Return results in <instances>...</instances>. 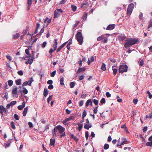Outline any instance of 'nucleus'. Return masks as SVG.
Returning a JSON list of instances; mask_svg holds the SVG:
<instances>
[{
	"label": "nucleus",
	"mask_w": 152,
	"mask_h": 152,
	"mask_svg": "<svg viewBox=\"0 0 152 152\" xmlns=\"http://www.w3.org/2000/svg\"><path fill=\"white\" fill-rule=\"evenodd\" d=\"M65 129L62 126H61L59 125L55 127L54 129V132L53 133V135H55L56 132L58 131L60 134H62L60 135V137H63L65 136V132H64Z\"/></svg>",
	"instance_id": "nucleus-1"
},
{
	"label": "nucleus",
	"mask_w": 152,
	"mask_h": 152,
	"mask_svg": "<svg viewBox=\"0 0 152 152\" xmlns=\"http://www.w3.org/2000/svg\"><path fill=\"white\" fill-rule=\"evenodd\" d=\"M126 42L124 44V47L125 48H127L130 46L136 44L138 40L134 38H129L126 40Z\"/></svg>",
	"instance_id": "nucleus-2"
},
{
	"label": "nucleus",
	"mask_w": 152,
	"mask_h": 152,
	"mask_svg": "<svg viewBox=\"0 0 152 152\" xmlns=\"http://www.w3.org/2000/svg\"><path fill=\"white\" fill-rule=\"evenodd\" d=\"M76 38L77 41L79 42L80 45H82L83 43V37L82 36L81 32L78 31L76 35Z\"/></svg>",
	"instance_id": "nucleus-3"
},
{
	"label": "nucleus",
	"mask_w": 152,
	"mask_h": 152,
	"mask_svg": "<svg viewBox=\"0 0 152 152\" xmlns=\"http://www.w3.org/2000/svg\"><path fill=\"white\" fill-rule=\"evenodd\" d=\"M128 70V66L126 64H123L120 66L119 69V72L122 73L124 72H126Z\"/></svg>",
	"instance_id": "nucleus-4"
},
{
	"label": "nucleus",
	"mask_w": 152,
	"mask_h": 152,
	"mask_svg": "<svg viewBox=\"0 0 152 152\" xmlns=\"http://www.w3.org/2000/svg\"><path fill=\"white\" fill-rule=\"evenodd\" d=\"M134 8V4L132 3L129 4L127 9V13L128 15H130L132 11Z\"/></svg>",
	"instance_id": "nucleus-5"
},
{
	"label": "nucleus",
	"mask_w": 152,
	"mask_h": 152,
	"mask_svg": "<svg viewBox=\"0 0 152 152\" xmlns=\"http://www.w3.org/2000/svg\"><path fill=\"white\" fill-rule=\"evenodd\" d=\"M33 81V79L32 78H31L28 81H26L24 82L23 85V86H24L28 85V86H30L31 83Z\"/></svg>",
	"instance_id": "nucleus-6"
},
{
	"label": "nucleus",
	"mask_w": 152,
	"mask_h": 152,
	"mask_svg": "<svg viewBox=\"0 0 152 152\" xmlns=\"http://www.w3.org/2000/svg\"><path fill=\"white\" fill-rule=\"evenodd\" d=\"M115 26V24H110L107 26L106 29L107 30H111L113 29Z\"/></svg>",
	"instance_id": "nucleus-7"
},
{
	"label": "nucleus",
	"mask_w": 152,
	"mask_h": 152,
	"mask_svg": "<svg viewBox=\"0 0 152 152\" xmlns=\"http://www.w3.org/2000/svg\"><path fill=\"white\" fill-rule=\"evenodd\" d=\"M126 36L124 34H121L118 37V39L121 41H122L125 39Z\"/></svg>",
	"instance_id": "nucleus-8"
},
{
	"label": "nucleus",
	"mask_w": 152,
	"mask_h": 152,
	"mask_svg": "<svg viewBox=\"0 0 152 152\" xmlns=\"http://www.w3.org/2000/svg\"><path fill=\"white\" fill-rule=\"evenodd\" d=\"M17 90V87L16 86H14L13 88L12 91V94L14 95L16 94L18 92Z\"/></svg>",
	"instance_id": "nucleus-9"
},
{
	"label": "nucleus",
	"mask_w": 152,
	"mask_h": 152,
	"mask_svg": "<svg viewBox=\"0 0 152 152\" xmlns=\"http://www.w3.org/2000/svg\"><path fill=\"white\" fill-rule=\"evenodd\" d=\"M55 142V139L51 138L50 139V145L53 146Z\"/></svg>",
	"instance_id": "nucleus-10"
},
{
	"label": "nucleus",
	"mask_w": 152,
	"mask_h": 152,
	"mask_svg": "<svg viewBox=\"0 0 152 152\" xmlns=\"http://www.w3.org/2000/svg\"><path fill=\"white\" fill-rule=\"evenodd\" d=\"M94 57L93 56L91 57L90 59H88V65H90L91 63L93 62L94 61Z\"/></svg>",
	"instance_id": "nucleus-11"
},
{
	"label": "nucleus",
	"mask_w": 152,
	"mask_h": 152,
	"mask_svg": "<svg viewBox=\"0 0 152 152\" xmlns=\"http://www.w3.org/2000/svg\"><path fill=\"white\" fill-rule=\"evenodd\" d=\"M92 125L91 124H85L84 126V128L87 129H88L91 128Z\"/></svg>",
	"instance_id": "nucleus-12"
},
{
	"label": "nucleus",
	"mask_w": 152,
	"mask_h": 152,
	"mask_svg": "<svg viewBox=\"0 0 152 152\" xmlns=\"http://www.w3.org/2000/svg\"><path fill=\"white\" fill-rule=\"evenodd\" d=\"M0 110H2L3 112L5 113H7V111L6 109L3 106H0Z\"/></svg>",
	"instance_id": "nucleus-13"
},
{
	"label": "nucleus",
	"mask_w": 152,
	"mask_h": 152,
	"mask_svg": "<svg viewBox=\"0 0 152 152\" xmlns=\"http://www.w3.org/2000/svg\"><path fill=\"white\" fill-rule=\"evenodd\" d=\"M28 110V108L27 107H26L24 109V110L23 112V115L24 116H26V113L27 112Z\"/></svg>",
	"instance_id": "nucleus-14"
},
{
	"label": "nucleus",
	"mask_w": 152,
	"mask_h": 152,
	"mask_svg": "<svg viewBox=\"0 0 152 152\" xmlns=\"http://www.w3.org/2000/svg\"><path fill=\"white\" fill-rule=\"evenodd\" d=\"M60 15V13L57 11H55L54 12V17L57 18Z\"/></svg>",
	"instance_id": "nucleus-15"
},
{
	"label": "nucleus",
	"mask_w": 152,
	"mask_h": 152,
	"mask_svg": "<svg viewBox=\"0 0 152 152\" xmlns=\"http://www.w3.org/2000/svg\"><path fill=\"white\" fill-rule=\"evenodd\" d=\"M115 67V66H113L112 67V69L113 70V75H115L117 72V69H116L114 68V67Z\"/></svg>",
	"instance_id": "nucleus-16"
},
{
	"label": "nucleus",
	"mask_w": 152,
	"mask_h": 152,
	"mask_svg": "<svg viewBox=\"0 0 152 152\" xmlns=\"http://www.w3.org/2000/svg\"><path fill=\"white\" fill-rule=\"evenodd\" d=\"M101 68L102 70L104 71L106 70V65L104 63H102Z\"/></svg>",
	"instance_id": "nucleus-17"
},
{
	"label": "nucleus",
	"mask_w": 152,
	"mask_h": 152,
	"mask_svg": "<svg viewBox=\"0 0 152 152\" xmlns=\"http://www.w3.org/2000/svg\"><path fill=\"white\" fill-rule=\"evenodd\" d=\"M43 94L45 98L48 95V90L46 88L44 89Z\"/></svg>",
	"instance_id": "nucleus-18"
},
{
	"label": "nucleus",
	"mask_w": 152,
	"mask_h": 152,
	"mask_svg": "<svg viewBox=\"0 0 152 152\" xmlns=\"http://www.w3.org/2000/svg\"><path fill=\"white\" fill-rule=\"evenodd\" d=\"M77 124L78 126V127L77 128V129L79 131H80L83 128V124L80 123H78Z\"/></svg>",
	"instance_id": "nucleus-19"
},
{
	"label": "nucleus",
	"mask_w": 152,
	"mask_h": 152,
	"mask_svg": "<svg viewBox=\"0 0 152 152\" xmlns=\"http://www.w3.org/2000/svg\"><path fill=\"white\" fill-rule=\"evenodd\" d=\"M21 79H19L15 81V83L17 85H20L21 83Z\"/></svg>",
	"instance_id": "nucleus-20"
},
{
	"label": "nucleus",
	"mask_w": 152,
	"mask_h": 152,
	"mask_svg": "<svg viewBox=\"0 0 152 152\" xmlns=\"http://www.w3.org/2000/svg\"><path fill=\"white\" fill-rule=\"evenodd\" d=\"M104 35H102L101 36H100L99 37H98L97 38V41H100L102 39L104 38Z\"/></svg>",
	"instance_id": "nucleus-21"
},
{
	"label": "nucleus",
	"mask_w": 152,
	"mask_h": 152,
	"mask_svg": "<svg viewBox=\"0 0 152 152\" xmlns=\"http://www.w3.org/2000/svg\"><path fill=\"white\" fill-rule=\"evenodd\" d=\"M121 140L122 141L121 143H123V145L125 144V143L127 142L128 141L125 138H121Z\"/></svg>",
	"instance_id": "nucleus-22"
},
{
	"label": "nucleus",
	"mask_w": 152,
	"mask_h": 152,
	"mask_svg": "<svg viewBox=\"0 0 152 152\" xmlns=\"http://www.w3.org/2000/svg\"><path fill=\"white\" fill-rule=\"evenodd\" d=\"M85 70V69L83 68H81L78 69V70L77 73H79L80 72L83 71H84Z\"/></svg>",
	"instance_id": "nucleus-23"
},
{
	"label": "nucleus",
	"mask_w": 152,
	"mask_h": 152,
	"mask_svg": "<svg viewBox=\"0 0 152 152\" xmlns=\"http://www.w3.org/2000/svg\"><path fill=\"white\" fill-rule=\"evenodd\" d=\"M72 10L74 12L77 9V7L75 5H72L71 6Z\"/></svg>",
	"instance_id": "nucleus-24"
},
{
	"label": "nucleus",
	"mask_w": 152,
	"mask_h": 152,
	"mask_svg": "<svg viewBox=\"0 0 152 152\" xmlns=\"http://www.w3.org/2000/svg\"><path fill=\"white\" fill-rule=\"evenodd\" d=\"M8 84L9 86H12L13 83V81L12 80H9L8 81Z\"/></svg>",
	"instance_id": "nucleus-25"
},
{
	"label": "nucleus",
	"mask_w": 152,
	"mask_h": 152,
	"mask_svg": "<svg viewBox=\"0 0 152 152\" xmlns=\"http://www.w3.org/2000/svg\"><path fill=\"white\" fill-rule=\"evenodd\" d=\"M10 124L12 128L13 129H15L16 127L15 126L14 123L13 122H11L10 123Z\"/></svg>",
	"instance_id": "nucleus-26"
},
{
	"label": "nucleus",
	"mask_w": 152,
	"mask_h": 152,
	"mask_svg": "<svg viewBox=\"0 0 152 152\" xmlns=\"http://www.w3.org/2000/svg\"><path fill=\"white\" fill-rule=\"evenodd\" d=\"M71 120V119L70 118H66L63 121V124H64L66 125L67 124V122Z\"/></svg>",
	"instance_id": "nucleus-27"
},
{
	"label": "nucleus",
	"mask_w": 152,
	"mask_h": 152,
	"mask_svg": "<svg viewBox=\"0 0 152 152\" xmlns=\"http://www.w3.org/2000/svg\"><path fill=\"white\" fill-rule=\"evenodd\" d=\"M87 114V112L86 110H84L83 113L82 118L84 119V118L86 116Z\"/></svg>",
	"instance_id": "nucleus-28"
},
{
	"label": "nucleus",
	"mask_w": 152,
	"mask_h": 152,
	"mask_svg": "<svg viewBox=\"0 0 152 152\" xmlns=\"http://www.w3.org/2000/svg\"><path fill=\"white\" fill-rule=\"evenodd\" d=\"M64 79L63 77H61L60 80V84L62 86L64 85Z\"/></svg>",
	"instance_id": "nucleus-29"
},
{
	"label": "nucleus",
	"mask_w": 152,
	"mask_h": 152,
	"mask_svg": "<svg viewBox=\"0 0 152 152\" xmlns=\"http://www.w3.org/2000/svg\"><path fill=\"white\" fill-rule=\"evenodd\" d=\"M121 145H123V143H121V142H120V138L118 140V142L117 145V147H118L119 146Z\"/></svg>",
	"instance_id": "nucleus-30"
},
{
	"label": "nucleus",
	"mask_w": 152,
	"mask_h": 152,
	"mask_svg": "<svg viewBox=\"0 0 152 152\" xmlns=\"http://www.w3.org/2000/svg\"><path fill=\"white\" fill-rule=\"evenodd\" d=\"M146 145L147 146L152 147V141H150L147 142Z\"/></svg>",
	"instance_id": "nucleus-31"
},
{
	"label": "nucleus",
	"mask_w": 152,
	"mask_h": 152,
	"mask_svg": "<svg viewBox=\"0 0 152 152\" xmlns=\"http://www.w3.org/2000/svg\"><path fill=\"white\" fill-rule=\"evenodd\" d=\"M109 145L108 144H105L104 146V148L105 150L109 148Z\"/></svg>",
	"instance_id": "nucleus-32"
},
{
	"label": "nucleus",
	"mask_w": 152,
	"mask_h": 152,
	"mask_svg": "<svg viewBox=\"0 0 152 152\" xmlns=\"http://www.w3.org/2000/svg\"><path fill=\"white\" fill-rule=\"evenodd\" d=\"M87 17V13H85L84 14L83 16V19L84 20H86Z\"/></svg>",
	"instance_id": "nucleus-33"
},
{
	"label": "nucleus",
	"mask_w": 152,
	"mask_h": 152,
	"mask_svg": "<svg viewBox=\"0 0 152 152\" xmlns=\"http://www.w3.org/2000/svg\"><path fill=\"white\" fill-rule=\"evenodd\" d=\"M91 99H88L86 102L85 106L86 107H88L89 104L90 103V102H91Z\"/></svg>",
	"instance_id": "nucleus-34"
},
{
	"label": "nucleus",
	"mask_w": 152,
	"mask_h": 152,
	"mask_svg": "<svg viewBox=\"0 0 152 152\" xmlns=\"http://www.w3.org/2000/svg\"><path fill=\"white\" fill-rule=\"evenodd\" d=\"M81 5H85L86 6H88V3L86 1L83 2L81 4Z\"/></svg>",
	"instance_id": "nucleus-35"
},
{
	"label": "nucleus",
	"mask_w": 152,
	"mask_h": 152,
	"mask_svg": "<svg viewBox=\"0 0 152 152\" xmlns=\"http://www.w3.org/2000/svg\"><path fill=\"white\" fill-rule=\"evenodd\" d=\"M19 36L20 35L18 33H16V34L13 35V37L14 39H16L18 38Z\"/></svg>",
	"instance_id": "nucleus-36"
},
{
	"label": "nucleus",
	"mask_w": 152,
	"mask_h": 152,
	"mask_svg": "<svg viewBox=\"0 0 152 152\" xmlns=\"http://www.w3.org/2000/svg\"><path fill=\"white\" fill-rule=\"evenodd\" d=\"M28 64H31L33 61V58H30L28 60Z\"/></svg>",
	"instance_id": "nucleus-37"
},
{
	"label": "nucleus",
	"mask_w": 152,
	"mask_h": 152,
	"mask_svg": "<svg viewBox=\"0 0 152 152\" xmlns=\"http://www.w3.org/2000/svg\"><path fill=\"white\" fill-rule=\"evenodd\" d=\"M47 42H44L41 45V47L42 48H44L46 45Z\"/></svg>",
	"instance_id": "nucleus-38"
},
{
	"label": "nucleus",
	"mask_w": 152,
	"mask_h": 152,
	"mask_svg": "<svg viewBox=\"0 0 152 152\" xmlns=\"http://www.w3.org/2000/svg\"><path fill=\"white\" fill-rule=\"evenodd\" d=\"M33 0H27V3L28 4L29 6H31Z\"/></svg>",
	"instance_id": "nucleus-39"
},
{
	"label": "nucleus",
	"mask_w": 152,
	"mask_h": 152,
	"mask_svg": "<svg viewBox=\"0 0 152 152\" xmlns=\"http://www.w3.org/2000/svg\"><path fill=\"white\" fill-rule=\"evenodd\" d=\"M98 106H97L96 107H94V113L95 114H96L97 113V109L98 108Z\"/></svg>",
	"instance_id": "nucleus-40"
},
{
	"label": "nucleus",
	"mask_w": 152,
	"mask_h": 152,
	"mask_svg": "<svg viewBox=\"0 0 152 152\" xmlns=\"http://www.w3.org/2000/svg\"><path fill=\"white\" fill-rule=\"evenodd\" d=\"M23 93L25 94H27L28 93V91L27 89H26V88L23 87Z\"/></svg>",
	"instance_id": "nucleus-41"
},
{
	"label": "nucleus",
	"mask_w": 152,
	"mask_h": 152,
	"mask_svg": "<svg viewBox=\"0 0 152 152\" xmlns=\"http://www.w3.org/2000/svg\"><path fill=\"white\" fill-rule=\"evenodd\" d=\"M75 85V83L74 82H72L70 83V87L71 88H73Z\"/></svg>",
	"instance_id": "nucleus-42"
},
{
	"label": "nucleus",
	"mask_w": 152,
	"mask_h": 152,
	"mask_svg": "<svg viewBox=\"0 0 152 152\" xmlns=\"http://www.w3.org/2000/svg\"><path fill=\"white\" fill-rule=\"evenodd\" d=\"M147 94H148L149 98L151 99L152 98V95L151 94L149 91H147Z\"/></svg>",
	"instance_id": "nucleus-43"
},
{
	"label": "nucleus",
	"mask_w": 152,
	"mask_h": 152,
	"mask_svg": "<svg viewBox=\"0 0 152 152\" xmlns=\"http://www.w3.org/2000/svg\"><path fill=\"white\" fill-rule=\"evenodd\" d=\"M18 74L20 76L23 75V72L22 70L18 71L17 72Z\"/></svg>",
	"instance_id": "nucleus-44"
},
{
	"label": "nucleus",
	"mask_w": 152,
	"mask_h": 152,
	"mask_svg": "<svg viewBox=\"0 0 152 152\" xmlns=\"http://www.w3.org/2000/svg\"><path fill=\"white\" fill-rule=\"evenodd\" d=\"M25 52L28 55V56L30 57V55L29 54V51L28 49H26L25 50Z\"/></svg>",
	"instance_id": "nucleus-45"
},
{
	"label": "nucleus",
	"mask_w": 152,
	"mask_h": 152,
	"mask_svg": "<svg viewBox=\"0 0 152 152\" xmlns=\"http://www.w3.org/2000/svg\"><path fill=\"white\" fill-rule=\"evenodd\" d=\"M100 103L102 104H104L105 102V100L104 98H102L100 101Z\"/></svg>",
	"instance_id": "nucleus-46"
},
{
	"label": "nucleus",
	"mask_w": 152,
	"mask_h": 152,
	"mask_svg": "<svg viewBox=\"0 0 152 152\" xmlns=\"http://www.w3.org/2000/svg\"><path fill=\"white\" fill-rule=\"evenodd\" d=\"M56 73V71L55 70L51 73V76L53 77H54V76L55 75Z\"/></svg>",
	"instance_id": "nucleus-47"
},
{
	"label": "nucleus",
	"mask_w": 152,
	"mask_h": 152,
	"mask_svg": "<svg viewBox=\"0 0 152 152\" xmlns=\"http://www.w3.org/2000/svg\"><path fill=\"white\" fill-rule=\"evenodd\" d=\"M14 117L16 120H19V117L16 114H15L14 115Z\"/></svg>",
	"instance_id": "nucleus-48"
},
{
	"label": "nucleus",
	"mask_w": 152,
	"mask_h": 152,
	"mask_svg": "<svg viewBox=\"0 0 152 152\" xmlns=\"http://www.w3.org/2000/svg\"><path fill=\"white\" fill-rule=\"evenodd\" d=\"M93 101L94 103L95 104V105H97L98 104V101L97 100L95 99H94Z\"/></svg>",
	"instance_id": "nucleus-49"
},
{
	"label": "nucleus",
	"mask_w": 152,
	"mask_h": 152,
	"mask_svg": "<svg viewBox=\"0 0 152 152\" xmlns=\"http://www.w3.org/2000/svg\"><path fill=\"white\" fill-rule=\"evenodd\" d=\"M88 131H86L85 132V136H86V139H88Z\"/></svg>",
	"instance_id": "nucleus-50"
},
{
	"label": "nucleus",
	"mask_w": 152,
	"mask_h": 152,
	"mask_svg": "<svg viewBox=\"0 0 152 152\" xmlns=\"http://www.w3.org/2000/svg\"><path fill=\"white\" fill-rule=\"evenodd\" d=\"M23 32L24 33V34L23 35H21L20 37V38L21 39H22L23 38V37H24L25 35L26 34V31H23Z\"/></svg>",
	"instance_id": "nucleus-51"
},
{
	"label": "nucleus",
	"mask_w": 152,
	"mask_h": 152,
	"mask_svg": "<svg viewBox=\"0 0 152 152\" xmlns=\"http://www.w3.org/2000/svg\"><path fill=\"white\" fill-rule=\"evenodd\" d=\"M16 101H12L10 103V104L11 106H13L16 103Z\"/></svg>",
	"instance_id": "nucleus-52"
},
{
	"label": "nucleus",
	"mask_w": 152,
	"mask_h": 152,
	"mask_svg": "<svg viewBox=\"0 0 152 152\" xmlns=\"http://www.w3.org/2000/svg\"><path fill=\"white\" fill-rule=\"evenodd\" d=\"M152 27V20H151L150 21L149 26L148 27V29Z\"/></svg>",
	"instance_id": "nucleus-53"
},
{
	"label": "nucleus",
	"mask_w": 152,
	"mask_h": 152,
	"mask_svg": "<svg viewBox=\"0 0 152 152\" xmlns=\"http://www.w3.org/2000/svg\"><path fill=\"white\" fill-rule=\"evenodd\" d=\"M106 95L107 97H110L111 96V94L109 92H106Z\"/></svg>",
	"instance_id": "nucleus-54"
},
{
	"label": "nucleus",
	"mask_w": 152,
	"mask_h": 152,
	"mask_svg": "<svg viewBox=\"0 0 152 152\" xmlns=\"http://www.w3.org/2000/svg\"><path fill=\"white\" fill-rule=\"evenodd\" d=\"M137 102L138 100L137 99H134L133 100V102L134 104H137Z\"/></svg>",
	"instance_id": "nucleus-55"
},
{
	"label": "nucleus",
	"mask_w": 152,
	"mask_h": 152,
	"mask_svg": "<svg viewBox=\"0 0 152 152\" xmlns=\"http://www.w3.org/2000/svg\"><path fill=\"white\" fill-rule=\"evenodd\" d=\"M139 65L140 66H142L143 65L144 62L143 60H141L140 62H139Z\"/></svg>",
	"instance_id": "nucleus-56"
},
{
	"label": "nucleus",
	"mask_w": 152,
	"mask_h": 152,
	"mask_svg": "<svg viewBox=\"0 0 152 152\" xmlns=\"http://www.w3.org/2000/svg\"><path fill=\"white\" fill-rule=\"evenodd\" d=\"M18 109L20 110H21L23 108L21 105H19L18 107Z\"/></svg>",
	"instance_id": "nucleus-57"
},
{
	"label": "nucleus",
	"mask_w": 152,
	"mask_h": 152,
	"mask_svg": "<svg viewBox=\"0 0 152 152\" xmlns=\"http://www.w3.org/2000/svg\"><path fill=\"white\" fill-rule=\"evenodd\" d=\"M143 17V13L142 12L139 15V19L140 20H141Z\"/></svg>",
	"instance_id": "nucleus-58"
},
{
	"label": "nucleus",
	"mask_w": 152,
	"mask_h": 152,
	"mask_svg": "<svg viewBox=\"0 0 152 152\" xmlns=\"http://www.w3.org/2000/svg\"><path fill=\"white\" fill-rule=\"evenodd\" d=\"M87 95V94H83L81 95V97L82 98H85Z\"/></svg>",
	"instance_id": "nucleus-59"
},
{
	"label": "nucleus",
	"mask_w": 152,
	"mask_h": 152,
	"mask_svg": "<svg viewBox=\"0 0 152 152\" xmlns=\"http://www.w3.org/2000/svg\"><path fill=\"white\" fill-rule=\"evenodd\" d=\"M83 104H84V101H83L82 100L79 103V105L80 106H81L83 105Z\"/></svg>",
	"instance_id": "nucleus-60"
},
{
	"label": "nucleus",
	"mask_w": 152,
	"mask_h": 152,
	"mask_svg": "<svg viewBox=\"0 0 152 152\" xmlns=\"http://www.w3.org/2000/svg\"><path fill=\"white\" fill-rule=\"evenodd\" d=\"M79 23V21H77L73 25L74 27L75 28L76 26H77L78 24Z\"/></svg>",
	"instance_id": "nucleus-61"
},
{
	"label": "nucleus",
	"mask_w": 152,
	"mask_h": 152,
	"mask_svg": "<svg viewBox=\"0 0 152 152\" xmlns=\"http://www.w3.org/2000/svg\"><path fill=\"white\" fill-rule=\"evenodd\" d=\"M53 88V86L52 84L50 85L49 86H48V89H52Z\"/></svg>",
	"instance_id": "nucleus-62"
},
{
	"label": "nucleus",
	"mask_w": 152,
	"mask_h": 152,
	"mask_svg": "<svg viewBox=\"0 0 152 152\" xmlns=\"http://www.w3.org/2000/svg\"><path fill=\"white\" fill-rule=\"evenodd\" d=\"M62 48V47L61 46H59L57 49V52H59Z\"/></svg>",
	"instance_id": "nucleus-63"
},
{
	"label": "nucleus",
	"mask_w": 152,
	"mask_h": 152,
	"mask_svg": "<svg viewBox=\"0 0 152 152\" xmlns=\"http://www.w3.org/2000/svg\"><path fill=\"white\" fill-rule=\"evenodd\" d=\"M147 126H145L144 127L143 129V132H145L147 130Z\"/></svg>",
	"instance_id": "nucleus-64"
}]
</instances>
